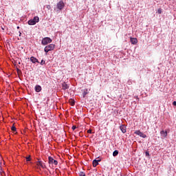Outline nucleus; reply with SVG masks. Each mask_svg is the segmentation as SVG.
<instances>
[{
    "label": "nucleus",
    "instance_id": "1",
    "mask_svg": "<svg viewBox=\"0 0 176 176\" xmlns=\"http://www.w3.org/2000/svg\"><path fill=\"white\" fill-rule=\"evenodd\" d=\"M55 46L54 44H50L44 48V52H45V53H49V52L54 50Z\"/></svg>",
    "mask_w": 176,
    "mask_h": 176
},
{
    "label": "nucleus",
    "instance_id": "20",
    "mask_svg": "<svg viewBox=\"0 0 176 176\" xmlns=\"http://www.w3.org/2000/svg\"><path fill=\"white\" fill-rule=\"evenodd\" d=\"M11 130L12 131H16V126H14V124H13L12 126L11 127Z\"/></svg>",
    "mask_w": 176,
    "mask_h": 176
},
{
    "label": "nucleus",
    "instance_id": "23",
    "mask_svg": "<svg viewBox=\"0 0 176 176\" xmlns=\"http://www.w3.org/2000/svg\"><path fill=\"white\" fill-rule=\"evenodd\" d=\"M46 8L47 9H48V10H50L52 9V6L50 5H47Z\"/></svg>",
    "mask_w": 176,
    "mask_h": 176
},
{
    "label": "nucleus",
    "instance_id": "19",
    "mask_svg": "<svg viewBox=\"0 0 176 176\" xmlns=\"http://www.w3.org/2000/svg\"><path fill=\"white\" fill-rule=\"evenodd\" d=\"M25 159H26V161L31 162V155H28V157H26Z\"/></svg>",
    "mask_w": 176,
    "mask_h": 176
},
{
    "label": "nucleus",
    "instance_id": "10",
    "mask_svg": "<svg viewBox=\"0 0 176 176\" xmlns=\"http://www.w3.org/2000/svg\"><path fill=\"white\" fill-rule=\"evenodd\" d=\"M35 91H36V93H39L40 91H42V87H41V85H36Z\"/></svg>",
    "mask_w": 176,
    "mask_h": 176
},
{
    "label": "nucleus",
    "instance_id": "12",
    "mask_svg": "<svg viewBox=\"0 0 176 176\" xmlns=\"http://www.w3.org/2000/svg\"><path fill=\"white\" fill-rule=\"evenodd\" d=\"M120 129L121 130L122 133H126V126L124 125H121L120 126Z\"/></svg>",
    "mask_w": 176,
    "mask_h": 176
},
{
    "label": "nucleus",
    "instance_id": "7",
    "mask_svg": "<svg viewBox=\"0 0 176 176\" xmlns=\"http://www.w3.org/2000/svg\"><path fill=\"white\" fill-rule=\"evenodd\" d=\"M67 89H69V85L67 84V82L62 83V89L67 90Z\"/></svg>",
    "mask_w": 176,
    "mask_h": 176
},
{
    "label": "nucleus",
    "instance_id": "9",
    "mask_svg": "<svg viewBox=\"0 0 176 176\" xmlns=\"http://www.w3.org/2000/svg\"><path fill=\"white\" fill-rule=\"evenodd\" d=\"M30 61L33 63V64H35V63H39V60L34 56L30 57Z\"/></svg>",
    "mask_w": 176,
    "mask_h": 176
},
{
    "label": "nucleus",
    "instance_id": "2",
    "mask_svg": "<svg viewBox=\"0 0 176 176\" xmlns=\"http://www.w3.org/2000/svg\"><path fill=\"white\" fill-rule=\"evenodd\" d=\"M41 43L44 46L47 45L48 43H52V38H50V37H45L43 38Z\"/></svg>",
    "mask_w": 176,
    "mask_h": 176
},
{
    "label": "nucleus",
    "instance_id": "29",
    "mask_svg": "<svg viewBox=\"0 0 176 176\" xmlns=\"http://www.w3.org/2000/svg\"><path fill=\"white\" fill-rule=\"evenodd\" d=\"M17 72H20V69H17Z\"/></svg>",
    "mask_w": 176,
    "mask_h": 176
},
{
    "label": "nucleus",
    "instance_id": "4",
    "mask_svg": "<svg viewBox=\"0 0 176 176\" xmlns=\"http://www.w3.org/2000/svg\"><path fill=\"white\" fill-rule=\"evenodd\" d=\"M134 134H136V135H139V137H142V138H146V135L141 132L140 130L135 131L134 132Z\"/></svg>",
    "mask_w": 176,
    "mask_h": 176
},
{
    "label": "nucleus",
    "instance_id": "5",
    "mask_svg": "<svg viewBox=\"0 0 176 176\" xmlns=\"http://www.w3.org/2000/svg\"><path fill=\"white\" fill-rule=\"evenodd\" d=\"M36 166H38L39 170L41 168H46V165L42 162V161H38L36 162Z\"/></svg>",
    "mask_w": 176,
    "mask_h": 176
},
{
    "label": "nucleus",
    "instance_id": "14",
    "mask_svg": "<svg viewBox=\"0 0 176 176\" xmlns=\"http://www.w3.org/2000/svg\"><path fill=\"white\" fill-rule=\"evenodd\" d=\"M29 25H35L36 24L33 19H30L28 21Z\"/></svg>",
    "mask_w": 176,
    "mask_h": 176
},
{
    "label": "nucleus",
    "instance_id": "28",
    "mask_svg": "<svg viewBox=\"0 0 176 176\" xmlns=\"http://www.w3.org/2000/svg\"><path fill=\"white\" fill-rule=\"evenodd\" d=\"M173 105H174L175 107H176V101H174V102H173Z\"/></svg>",
    "mask_w": 176,
    "mask_h": 176
},
{
    "label": "nucleus",
    "instance_id": "15",
    "mask_svg": "<svg viewBox=\"0 0 176 176\" xmlns=\"http://www.w3.org/2000/svg\"><path fill=\"white\" fill-rule=\"evenodd\" d=\"M36 23H39V17L38 16H34V19H32Z\"/></svg>",
    "mask_w": 176,
    "mask_h": 176
},
{
    "label": "nucleus",
    "instance_id": "22",
    "mask_svg": "<svg viewBox=\"0 0 176 176\" xmlns=\"http://www.w3.org/2000/svg\"><path fill=\"white\" fill-rule=\"evenodd\" d=\"M162 10H161V8H159L158 10H157V13L159 14H162Z\"/></svg>",
    "mask_w": 176,
    "mask_h": 176
},
{
    "label": "nucleus",
    "instance_id": "17",
    "mask_svg": "<svg viewBox=\"0 0 176 176\" xmlns=\"http://www.w3.org/2000/svg\"><path fill=\"white\" fill-rule=\"evenodd\" d=\"M89 92L87 91V89H85L83 92H82V96H83V98H85V97H86V95L88 94Z\"/></svg>",
    "mask_w": 176,
    "mask_h": 176
},
{
    "label": "nucleus",
    "instance_id": "8",
    "mask_svg": "<svg viewBox=\"0 0 176 176\" xmlns=\"http://www.w3.org/2000/svg\"><path fill=\"white\" fill-rule=\"evenodd\" d=\"M130 41L132 45H137V43H138V40H137V38H131Z\"/></svg>",
    "mask_w": 176,
    "mask_h": 176
},
{
    "label": "nucleus",
    "instance_id": "21",
    "mask_svg": "<svg viewBox=\"0 0 176 176\" xmlns=\"http://www.w3.org/2000/svg\"><path fill=\"white\" fill-rule=\"evenodd\" d=\"M79 176H86V174H85L84 172H80L79 173Z\"/></svg>",
    "mask_w": 176,
    "mask_h": 176
},
{
    "label": "nucleus",
    "instance_id": "27",
    "mask_svg": "<svg viewBox=\"0 0 176 176\" xmlns=\"http://www.w3.org/2000/svg\"><path fill=\"white\" fill-rule=\"evenodd\" d=\"M72 129V130H76V126H73Z\"/></svg>",
    "mask_w": 176,
    "mask_h": 176
},
{
    "label": "nucleus",
    "instance_id": "3",
    "mask_svg": "<svg viewBox=\"0 0 176 176\" xmlns=\"http://www.w3.org/2000/svg\"><path fill=\"white\" fill-rule=\"evenodd\" d=\"M48 160H49V164H54V166H57V164H58V162H57V160L53 159V157H48Z\"/></svg>",
    "mask_w": 176,
    "mask_h": 176
},
{
    "label": "nucleus",
    "instance_id": "25",
    "mask_svg": "<svg viewBox=\"0 0 176 176\" xmlns=\"http://www.w3.org/2000/svg\"><path fill=\"white\" fill-rule=\"evenodd\" d=\"M145 155L146 156H149V151H146Z\"/></svg>",
    "mask_w": 176,
    "mask_h": 176
},
{
    "label": "nucleus",
    "instance_id": "6",
    "mask_svg": "<svg viewBox=\"0 0 176 176\" xmlns=\"http://www.w3.org/2000/svg\"><path fill=\"white\" fill-rule=\"evenodd\" d=\"M57 8L59 10H62L63 8H64V3L63 1H60L57 3Z\"/></svg>",
    "mask_w": 176,
    "mask_h": 176
},
{
    "label": "nucleus",
    "instance_id": "11",
    "mask_svg": "<svg viewBox=\"0 0 176 176\" xmlns=\"http://www.w3.org/2000/svg\"><path fill=\"white\" fill-rule=\"evenodd\" d=\"M160 134H161L162 137H163V138H166V137H167V131H162L160 132Z\"/></svg>",
    "mask_w": 176,
    "mask_h": 176
},
{
    "label": "nucleus",
    "instance_id": "18",
    "mask_svg": "<svg viewBox=\"0 0 176 176\" xmlns=\"http://www.w3.org/2000/svg\"><path fill=\"white\" fill-rule=\"evenodd\" d=\"M69 103H70V105L74 107V105H75V100L71 99V100H69Z\"/></svg>",
    "mask_w": 176,
    "mask_h": 176
},
{
    "label": "nucleus",
    "instance_id": "26",
    "mask_svg": "<svg viewBox=\"0 0 176 176\" xmlns=\"http://www.w3.org/2000/svg\"><path fill=\"white\" fill-rule=\"evenodd\" d=\"M87 133H88V134H91V129H89V130L87 131Z\"/></svg>",
    "mask_w": 176,
    "mask_h": 176
},
{
    "label": "nucleus",
    "instance_id": "24",
    "mask_svg": "<svg viewBox=\"0 0 176 176\" xmlns=\"http://www.w3.org/2000/svg\"><path fill=\"white\" fill-rule=\"evenodd\" d=\"M41 65H44L45 64V60H42L41 62L40 63Z\"/></svg>",
    "mask_w": 176,
    "mask_h": 176
},
{
    "label": "nucleus",
    "instance_id": "16",
    "mask_svg": "<svg viewBox=\"0 0 176 176\" xmlns=\"http://www.w3.org/2000/svg\"><path fill=\"white\" fill-rule=\"evenodd\" d=\"M118 155H119V151L118 150L114 151L113 153V156H114V157H115L118 156Z\"/></svg>",
    "mask_w": 176,
    "mask_h": 176
},
{
    "label": "nucleus",
    "instance_id": "13",
    "mask_svg": "<svg viewBox=\"0 0 176 176\" xmlns=\"http://www.w3.org/2000/svg\"><path fill=\"white\" fill-rule=\"evenodd\" d=\"M98 162H101V160H94V161H93V166H94V167H97V166H98Z\"/></svg>",
    "mask_w": 176,
    "mask_h": 176
}]
</instances>
